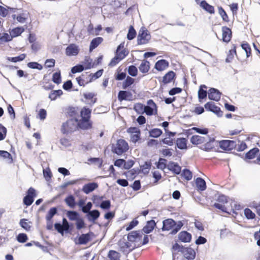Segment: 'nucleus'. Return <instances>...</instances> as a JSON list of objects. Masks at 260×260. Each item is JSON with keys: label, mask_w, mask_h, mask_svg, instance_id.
<instances>
[{"label": "nucleus", "mask_w": 260, "mask_h": 260, "mask_svg": "<svg viewBox=\"0 0 260 260\" xmlns=\"http://www.w3.org/2000/svg\"><path fill=\"white\" fill-rule=\"evenodd\" d=\"M219 147L224 150H231L236 147V143L232 140H222L219 142Z\"/></svg>", "instance_id": "7"}, {"label": "nucleus", "mask_w": 260, "mask_h": 260, "mask_svg": "<svg viewBox=\"0 0 260 260\" xmlns=\"http://www.w3.org/2000/svg\"><path fill=\"white\" fill-rule=\"evenodd\" d=\"M7 129L0 123V141L4 140L6 136Z\"/></svg>", "instance_id": "62"}, {"label": "nucleus", "mask_w": 260, "mask_h": 260, "mask_svg": "<svg viewBox=\"0 0 260 260\" xmlns=\"http://www.w3.org/2000/svg\"><path fill=\"white\" fill-rule=\"evenodd\" d=\"M150 69V63L146 60L142 61L140 66L139 67L140 71L143 73H146L148 72Z\"/></svg>", "instance_id": "30"}, {"label": "nucleus", "mask_w": 260, "mask_h": 260, "mask_svg": "<svg viewBox=\"0 0 260 260\" xmlns=\"http://www.w3.org/2000/svg\"><path fill=\"white\" fill-rule=\"evenodd\" d=\"M55 60L54 59H47L45 62V66L46 68H52L54 67Z\"/></svg>", "instance_id": "64"}, {"label": "nucleus", "mask_w": 260, "mask_h": 260, "mask_svg": "<svg viewBox=\"0 0 260 260\" xmlns=\"http://www.w3.org/2000/svg\"><path fill=\"white\" fill-rule=\"evenodd\" d=\"M218 12L223 21L226 22H228L229 21L226 13L221 7H218Z\"/></svg>", "instance_id": "55"}, {"label": "nucleus", "mask_w": 260, "mask_h": 260, "mask_svg": "<svg viewBox=\"0 0 260 260\" xmlns=\"http://www.w3.org/2000/svg\"><path fill=\"white\" fill-rule=\"evenodd\" d=\"M104 196H99L96 195H94L92 197V201L93 202V203L95 205V207H99V205H100L102 201H104L103 199H104Z\"/></svg>", "instance_id": "42"}, {"label": "nucleus", "mask_w": 260, "mask_h": 260, "mask_svg": "<svg viewBox=\"0 0 260 260\" xmlns=\"http://www.w3.org/2000/svg\"><path fill=\"white\" fill-rule=\"evenodd\" d=\"M181 175L187 181L190 180L192 177L191 172L187 169H184L182 171Z\"/></svg>", "instance_id": "46"}, {"label": "nucleus", "mask_w": 260, "mask_h": 260, "mask_svg": "<svg viewBox=\"0 0 260 260\" xmlns=\"http://www.w3.org/2000/svg\"><path fill=\"white\" fill-rule=\"evenodd\" d=\"M91 110L89 108L84 107L80 111L81 119L89 120L91 116Z\"/></svg>", "instance_id": "27"}, {"label": "nucleus", "mask_w": 260, "mask_h": 260, "mask_svg": "<svg viewBox=\"0 0 260 260\" xmlns=\"http://www.w3.org/2000/svg\"><path fill=\"white\" fill-rule=\"evenodd\" d=\"M200 6L204 10L209 13L210 14L214 13V8L213 6L209 5L206 1L203 0L200 2Z\"/></svg>", "instance_id": "23"}, {"label": "nucleus", "mask_w": 260, "mask_h": 260, "mask_svg": "<svg viewBox=\"0 0 260 260\" xmlns=\"http://www.w3.org/2000/svg\"><path fill=\"white\" fill-rule=\"evenodd\" d=\"M222 41L224 42H229L232 38V31L226 26H223L222 28Z\"/></svg>", "instance_id": "17"}, {"label": "nucleus", "mask_w": 260, "mask_h": 260, "mask_svg": "<svg viewBox=\"0 0 260 260\" xmlns=\"http://www.w3.org/2000/svg\"><path fill=\"white\" fill-rule=\"evenodd\" d=\"M111 202L110 200H104L102 201V202L100 204V205H99V207H100L101 209L107 210L110 208L111 207Z\"/></svg>", "instance_id": "47"}, {"label": "nucleus", "mask_w": 260, "mask_h": 260, "mask_svg": "<svg viewBox=\"0 0 260 260\" xmlns=\"http://www.w3.org/2000/svg\"><path fill=\"white\" fill-rule=\"evenodd\" d=\"M84 69V66L81 64H78L71 69V72L73 74L80 73L82 72Z\"/></svg>", "instance_id": "51"}, {"label": "nucleus", "mask_w": 260, "mask_h": 260, "mask_svg": "<svg viewBox=\"0 0 260 260\" xmlns=\"http://www.w3.org/2000/svg\"><path fill=\"white\" fill-rule=\"evenodd\" d=\"M76 229L80 230L85 227V223L83 218L79 217L77 220L76 221Z\"/></svg>", "instance_id": "53"}, {"label": "nucleus", "mask_w": 260, "mask_h": 260, "mask_svg": "<svg viewBox=\"0 0 260 260\" xmlns=\"http://www.w3.org/2000/svg\"><path fill=\"white\" fill-rule=\"evenodd\" d=\"M30 222H27V219L23 218L20 220V226L26 231H29L31 229Z\"/></svg>", "instance_id": "36"}, {"label": "nucleus", "mask_w": 260, "mask_h": 260, "mask_svg": "<svg viewBox=\"0 0 260 260\" xmlns=\"http://www.w3.org/2000/svg\"><path fill=\"white\" fill-rule=\"evenodd\" d=\"M169 62L166 59H160L156 62L154 68L158 71H162L169 67Z\"/></svg>", "instance_id": "13"}, {"label": "nucleus", "mask_w": 260, "mask_h": 260, "mask_svg": "<svg viewBox=\"0 0 260 260\" xmlns=\"http://www.w3.org/2000/svg\"><path fill=\"white\" fill-rule=\"evenodd\" d=\"M103 41L102 37H96L92 39L90 42L89 46V51L91 52L93 49L96 48Z\"/></svg>", "instance_id": "24"}, {"label": "nucleus", "mask_w": 260, "mask_h": 260, "mask_svg": "<svg viewBox=\"0 0 260 260\" xmlns=\"http://www.w3.org/2000/svg\"><path fill=\"white\" fill-rule=\"evenodd\" d=\"M78 124L79 127L83 129H88L92 127V122L90 119H81Z\"/></svg>", "instance_id": "21"}, {"label": "nucleus", "mask_w": 260, "mask_h": 260, "mask_svg": "<svg viewBox=\"0 0 260 260\" xmlns=\"http://www.w3.org/2000/svg\"><path fill=\"white\" fill-rule=\"evenodd\" d=\"M205 108L207 110L216 114L218 116L222 115V112L220 110V108L216 106L213 102H209L204 105Z\"/></svg>", "instance_id": "6"}, {"label": "nucleus", "mask_w": 260, "mask_h": 260, "mask_svg": "<svg viewBox=\"0 0 260 260\" xmlns=\"http://www.w3.org/2000/svg\"><path fill=\"white\" fill-rule=\"evenodd\" d=\"M64 202L66 204L71 208H74L77 205L75 201V198L72 194L67 196L64 199Z\"/></svg>", "instance_id": "29"}, {"label": "nucleus", "mask_w": 260, "mask_h": 260, "mask_svg": "<svg viewBox=\"0 0 260 260\" xmlns=\"http://www.w3.org/2000/svg\"><path fill=\"white\" fill-rule=\"evenodd\" d=\"M208 141H210L208 136L202 137L199 135H194L190 138V142L194 145L201 144Z\"/></svg>", "instance_id": "10"}, {"label": "nucleus", "mask_w": 260, "mask_h": 260, "mask_svg": "<svg viewBox=\"0 0 260 260\" xmlns=\"http://www.w3.org/2000/svg\"><path fill=\"white\" fill-rule=\"evenodd\" d=\"M172 248L175 251L181 252L187 259H193L195 258L196 252L192 248L185 247L176 243L173 245Z\"/></svg>", "instance_id": "2"}, {"label": "nucleus", "mask_w": 260, "mask_h": 260, "mask_svg": "<svg viewBox=\"0 0 260 260\" xmlns=\"http://www.w3.org/2000/svg\"><path fill=\"white\" fill-rule=\"evenodd\" d=\"M142 232L134 231L130 232L127 236V239L130 242H135L138 238L142 237Z\"/></svg>", "instance_id": "20"}, {"label": "nucleus", "mask_w": 260, "mask_h": 260, "mask_svg": "<svg viewBox=\"0 0 260 260\" xmlns=\"http://www.w3.org/2000/svg\"><path fill=\"white\" fill-rule=\"evenodd\" d=\"M196 184L199 190L204 191L206 189V183L202 178L198 177L196 180Z\"/></svg>", "instance_id": "28"}, {"label": "nucleus", "mask_w": 260, "mask_h": 260, "mask_svg": "<svg viewBox=\"0 0 260 260\" xmlns=\"http://www.w3.org/2000/svg\"><path fill=\"white\" fill-rule=\"evenodd\" d=\"M104 70L103 69L98 70L94 74H91L90 75L91 77L89 82H91L94 79H96L100 78L103 74Z\"/></svg>", "instance_id": "57"}, {"label": "nucleus", "mask_w": 260, "mask_h": 260, "mask_svg": "<svg viewBox=\"0 0 260 260\" xmlns=\"http://www.w3.org/2000/svg\"><path fill=\"white\" fill-rule=\"evenodd\" d=\"M144 112L149 116L157 114V106L152 100H149L147 101V106L144 107Z\"/></svg>", "instance_id": "5"}, {"label": "nucleus", "mask_w": 260, "mask_h": 260, "mask_svg": "<svg viewBox=\"0 0 260 260\" xmlns=\"http://www.w3.org/2000/svg\"><path fill=\"white\" fill-rule=\"evenodd\" d=\"M93 235V233L92 232H89L86 234H83L79 237L76 243L80 245L86 244L91 240V236Z\"/></svg>", "instance_id": "9"}, {"label": "nucleus", "mask_w": 260, "mask_h": 260, "mask_svg": "<svg viewBox=\"0 0 260 260\" xmlns=\"http://www.w3.org/2000/svg\"><path fill=\"white\" fill-rule=\"evenodd\" d=\"M66 215L71 221H76L79 217H80L79 213L77 211L74 210L67 211Z\"/></svg>", "instance_id": "26"}, {"label": "nucleus", "mask_w": 260, "mask_h": 260, "mask_svg": "<svg viewBox=\"0 0 260 260\" xmlns=\"http://www.w3.org/2000/svg\"><path fill=\"white\" fill-rule=\"evenodd\" d=\"M134 79L129 76H127L122 83V88L123 89H126L127 87L132 85L134 83Z\"/></svg>", "instance_id": "39"}, {"label": "nucleus", "mask_w": 260, "mask_h": 260, "mask_svg": "<svg viewBox=\"0 0 260 260\" xmlns=\"http://www.w3.org/2000/svg\"><path fill=\"white\" fill-rule=\"evenodd\" d=\"M176 77V74L173 71H169L165 76L162 77V83L164 84H168L173 80H175Z\"/></svg>", "instance_id": "14"}, {"label": "nucleus", "mask_w": 260, "mask_h": 260, "mask_svg": "<svg viewBox=\"0 0 260 260\" xmlns=\"http://www.w3.org/2000/svg\"><path fill=\"white\" fill-rule=\"evenodd\" d=\"M52 80L54 83L57 84H59L61 83V79L60 71L55 72L53 74Z\"/></svg>", "instance_id": "48"}, {"label": "nucleus", "mask_w": 260, "mask_h": 260, "mask_svg": "<svg viewBox=\"0 0 260 260\" xmlns=\"http://www.w3.org/2000/svg\"><path fill=\"white\" fill-rule=\"evenodd\" d=\"M55 230L62 236L64 235V231H63V225L59 222H56L54 224Z\"/></svg>", "instance_id": "61"}, {"label": "nucleus", "mask_w": 260, "mask_h": 260, "mask_svg": "<svg viewBox=\"0 0 260 260\" xmlns=\"http://www.w3.org/2000/svg\"><path fill=\"white\" fill-rule=\"evenodd\" d=\"M13 39V37L10 34L8 33H4L3 36L0 38V44H3L5 43L10 42Z\"/></svg>", "instance_id": "41"}, {"label": "nucleus", "mask_w": 260, "mask_h": 260, "mask_svg": "<svg viewBox=\"0 0 260 260\" xmlns=\"http://www.w3.org/2000/svg\"><path fill=\"white\" fill-rule=\"evenodd\" d=\"M178 238L183 242H189L191 239V235L186 231H182L179 234Z\"/></svg>", "instance_id": "22"}, {"label": "nucleus", "mask_w": 260, "mask_h": 260, "mask_svg": "<svg viewBox=\"0 0 260 260\" xmlns=\"http://www.w3.org/2000/svg\"><path fill=\"white\" fill-rule=\"evenodd\" d=\"M167 168L175 174H179L181 171V167L174 161H170L167 166Z\"/></svg>", "instance_id": "15"}, {"label": "nucleus", "mask_w": 260, "mask_h": 260, "mask_svg": "<svg viewBox=\"0 0 260 260\" xmlns=\"http://www.w3.org/2000/svg\"><path fill=\"white\" fill-rule=\"evenodd\" d=\"M73 123L72 120H68L66 123H63L62 125V129L63 133H68L70 131V125Z\"/></svg>", "instance_id": "50"}, {"label": "nucleus", "mask_w": 260, "mask_h": 260, "mask_svg": "<svg viewBox=\"0 0 260 260\" xmlns=\"http://www.w3.org/2000/svg\"><path fill=\"white\" fill-rule=\"evenodd\" d=\"M156 225V223L154 220H150L147 222L146 225L143 228L142 231L146 234L150 233Z\"/></svg>", "instance_id": "19"}, {"label": "nucleus", "mask_w": 260, "mask_h": 260, "mask_svg": "<svg viewBox=\"0 0 260 260\" xmlns=\"http://www.w3.org/2000/svg\"><path fill=\"white\" fill-rule=\"evenodd\" d=\"M139 221L137 219H133L131 222H129L128 225L126 226V230L127 231H130L131 230L135 228L136 225H137Z\"/></svg>", "instance_id": "63"}, {"label": "nucleus", "mask_w": 260, "mask_h": 260, "mask_svg": "<svg viewBox=\"0 0 260 260\" xmlns=\"http://www.w3.org/2000/svg\"><path fill=\"white\" fill-rule=\"evenodd\" d=\"M244 214L246 217L249 219H253L255 217V214L249 208L244 210Z\"/></svg>", "instance_id": "58"}, {"label": "nucleus", "mask_w": 260, "mask_h": 260, "mask_svg": "<svg viewBox=\"0 0 260 260\" xmlns=\"http://www.w3.org/2000/svg\"><path fill=\"white\" fill-rule=\"evenodd\" d=\"M62 93V91L60 89L52 90L49 95V98L51 100H55L57 96H59Z\"/></svg>", "instance_id": "43"}, {"label": "nucleus", "mask_w": 260, "mask_h": 260, "mask_svg": "<svg viewBox=\"0 0 260 260\" xmlns=\"http://www.w3.org/2000/svg\"><path fill=\"white\" fill-rule=\"evenodd\" d=\"M151 36L150 32L144 27H142L139 31L137 37V44L144 45L149 43Z\"/></svg>", "instance_id": "3"}, {"label": "nucleus", "mask_w": 260, "mask_h": 260, "mask_svg": "<svg viewBox=\"0 0 260 260\" xmlns=\"http://www.w3.org/2000/svg\"><path fill=\"white\" fill-rule=\"evenodd\" d=\"M27 65L28 68L32 69L42 70L43 69L42 66L37 62H29Z\"/></svg>", "instance_id": "49"}, {"label": "nucleus", "mask_w": 260, "mask_h": 260, "mask_svg": "<svg viewBox=\"0 0 260 260\" xmlns=\"http://www.w3.org/2000/svg\"><path fill=\"white\" fill-rule=\"evenodd\" d=\"M57 211L56 207L51 208L46 216V220H51L53 217L57 213Z\"/></svg>", "instance_id": "34"}, {"label": "nucleus", "mask_w": 260, "mask_h": 260, "mask_svg": "<svg viewBox=\"0 0 260 260\" xmlns=\"http://www.w3.org/2000/svg\"><path fill=\"white\" fill-rule=\"evenodd\" d=\"M242 48L245 51L247 57H249L251 55V48L250 45L247 43H242L241 45Z\"/></svg>", "instance_id": "52"}, {"label": "nucleus", "mask_w": 260, "mask_h": 260, "mask_svg": "<svg viewBox=\"0 0 260 260\" xmlns=\"http://www.w3.org/2000/svg\"><path fill=\"white\" fill-rule=\"evenodd\" d=\"M187 140L185 138H178L176 140V145L180 149H184L187 148Z\"/></svg>", "instance_id": "31"}, {"label": "nucleus", "mask_w": 260, "mask_h": 260, "mask_svg": "<svg viewBox=\"0 0 260 260\" xmlns=\"http://www.w3.org/2000/svg\"><path fill=\"white\" fill-rule=\"evenodd\" d=\"M167 159L162 158H159L158 161L156 162V167L158 169L164 170L167 168Z\"/></svg>", "instance_id": "35"}, {"label": "nucleus", "mask_w": 260, "mask_h": 260, "mask_svg": "<svg viewBox=\"0 0 260 260\" xmlns=\"http://www.w3.org/2000/svg\"><path fill=\"white\" fill-rule=\"evenodd\" d=\"M183 225L181 221L176 222L173 219L169 218L164 220L162 222V231H169L172 230L171 234H176Z\"/></svg>", "instance_id": "1"}, {"label": "nucleus", "mask_w": 260, "mask_h": 260, "mask_svg": "<svg viewBox=\"0 0 260 260\" xmlns=\"http://www.w3.org/2000/svg\"><path fill=\"white\" fill-rule=\"evenodd\" d=\"M25 57L26 55L25 54H21V55L16 57H8L7 60L13 62H16L23 60Z\"/></svg>", "instance_id": "40"}, {"label": "nucleus", "mask_w": 260, "mask_h": 260, "mask_svg": "<svg viewBox=\"0 0 260 260\" xmlns=\"http://www.w3.org/2000/svg\"><path fill=\"white\" fill-rule=\"evenodd\" d=\"M28 240L27 236L26 234L20 233L17 236V240L19 243H25Z\"/></svg>", "instance_id": "56"}, {"label": "nucleus", "mask_w": 260, "mask_h": 260, "mask_svg": "<svg viewBox=\"0 0 260 260\" xmlns=\"http://www.w3.org/2000/svg\"><path fill=\"white\" fill-rule=\"evenodd\" d=\"M34 201V199L32 198V197H29L28 196L26 195L23 200V202L24 205L27 206H29L31 205Z\"/></svg>", "instance_id": "59"}, {"label": "nucleus", "mask_w": 260, "mask_h": 260, "mask_svg": "<svg viewBox=\"0 0 260 260\" xmlns=\"http://www.w3.org/2000/svg\"><path fill=\"white\" fill-rule=\"evenodd\" d=\"M86 216L89 222L95 223L96 220L100 216V212L96 209H94L85 213Z\"/></svg>", "instance_id": "8"}, {"label": "nucleus", "mask_w": 260, "mask_h": 260, "mask_svg": "<svg viewBox=\"0 0 260 260\" xmlns=\"http://www.w3.org/2000/svg\"><path fill=\"white\" fill-rule=\"evenodd\" d=\"M221 93L217 89L211 88L208 91V98L211 100L218 101Z\"/></svg>", "instance_id": "11"}, {"label": "nucleus", "mask_w": 260, "mask_h": 260, "mask_svg": "<svg viewBox=\"0 0 260 260\" xmlns=\"http://www.w3.org/2000/svg\"><path fill=\"white\" fill-rule=\"evenodd\" d=\"M151 163L150 161H145V164L140 166L142 171L144 173H148L150 169Z\"/></svg>", "instance_id": "60"}, {"label": "nucleus", "mask_w": 260, "mask_h": 260, "mask_svg": "<svg viewBox=\"0 0 260 260\" xmlns=\"http://www.w3.org/2000/svg\"><path fill=\"white\" fill-rule=\"evenodd\" d=\"M128 149L127 143L123 139H119L117 141L115 145L112 147V151L114 153L121 155L126 152Z\"/></svg>", "instance_id": "4"}, {"label": "nucleus", "mask_w": 260, "mask_h": 260, "mask_svg": "<svg viewBox=\"0 0 260 260\" xmlns=\"http://www.w3.org/2000/svg\"><path fill=\"white\" fill-rule=\"evenodd\" d=\"M259 152L257 148H253L248 151L245 154V157L247 159H252L255 157L256 154Z\"/></svg>", "instance_id": "33"}, {"label": "nucleus", "mask_w": 260, "mask_h": 260, "mask_svg": "<svg viewBox=\"0 0 260 260\" xmlns=\"http://www.w3.org/2000/svg\"><path fill=\"white\" fill-rule=\"evenodd\" d=\"M98 187V184L95 182H91L85 184L82 188V191L86 194H88Z\"/></svg>", "instance_id": "16"}, {"label": "nucleus", "mask_w": 260, "mask_h": 260, "mask_svg": "<svg viewBox=\"0 0 260 260\" xmlns=\"http://www.w3.org/2000/svg\"><path fill=\"white\" fill-rule=\"evenodd\" d=\"M24 31V29L21 27H18L13 29L10 32L11 35L14 37L20 35Z\"/></svg>", "instance_id": "45"}, {"label": "nucleus", "mask_w": 260, "mask_h": 260, "mask_svg": "<svg viewBox=\"0 0 260 260\" xmlns=\"http://www.w3.org/2000/svg\"><path fill=\"white\" fill-rule=\"evenodd\" d=\"M127 71L128 74L133 77H136L137 75L138 69L135 66H129Z\"/></svg>", "instance_id": "54"}, {"label": "nucleus", "mask_w": 260, "mask_h": 260, "mask_svg": "<svg viewBox=\"0 0 260 260\" xmlns=\"http://www.w3.org/2000/svg\"><path fill=\"white\" fill-rule=\"evenodd\" d=\"M120 254L118 252L111 250L108 254L109 260H120Z\"/></svg>", "instance_id": "32"}, {"label": "nucleus", "mask_w": 260, "mask_h": 260, "mask_svg": "<svg viewBox=\"0 0 260 260\" xmlns=\"http://www.w3.org/2000/svg\"><path fill=\"white\" fill-rule=\"evenodd\" d=\"M149 133L150 137L158 138L162 134V131L159 128H153L150 130Z\"/></svg>", "instance_id": "37"}, {"label": "nucleus", "mask_w": 260, "mask_h": 260, "mask_svg": "<svg viewBox=\"0 0 260 260\" xmlns=\"http://www.w3.org/2000/svg\"><path fill=\"white\" fill-rule=\"evenodd\" d=\"M78 47L75 44H70L66 48V54L68 56H75L79 53Z\"/></svg>", "instance_id": "12"}, {"label": "nucleus", "mask_w": 260, "mask_h": 260, "mask_svg": "<svg viewBox=\"0 0 260 260\" xmlns=\"http://www.w3.org/2000/svg\"><path fill=\"white\" fill-rule=\"evenodd\" d=\"M207 87L205 85H201L200 86L199 90L198 91V98L200 102L201 100L206 98L207 93L208 92L205 89H207Z\"/></svg>", "instance_id": "25"}, {"label": "nucleus", "mask_w": 260, "mask_h": 260, "mask_svg": "<svg viewBox=\"0 0 260 260\" xmlns=\"http://www.w3.org/2000/svg\"><path fill=\"white\" fill-rule=\"evenodd\" d=\"M132 97V93L128 91L120 90L118 93V99L120 101L130 100Z\"/></svg>", "instance_id": "18"}, {"label": "nucleus", "mask_w": 260, "mask_h": 260, "mask_svg": "<svg viewBox=\"0 0 260 260\" xmlns=\"http://www.w3.org/2000/svg\"><path fill=\"white\" fill-rule=\"evenodd\" d=\"M136 35L137 32L134 27L133 26L131 25L127 34V39L128 40H132L136 37Z\"/></svg>", "instance_id": "38"}, {"label": "nucleus", "mask_w": 260, "mask_h": 260, "mask_svg": "<svg viewBox=\"0 0 260 260\" xmlns=\"http://www.w3.org/2000/svg\"><path fill=\"white\" fill-rule=\"evenodd\" d=\"M92 60L90 57L86 56L84 60L82 61L85 70L90 69L92 66L91 65Z\"/></svg>", "instance_id": "44"}]
</instances>
